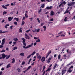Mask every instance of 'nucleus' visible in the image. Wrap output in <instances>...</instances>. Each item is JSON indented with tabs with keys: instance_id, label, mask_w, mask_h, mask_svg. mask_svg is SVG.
Returning <instances> with one entry per match:
<instances>
[{
	"instance_id": "obj_1",
	"label": "nucleus",
	"mask_w": 75,
	"mask_h": 75,
	"mask_svg": "<svg viewBox=\"0 0 75 75\" xmlns=\"http://www.w3.org/2000/svg\"><path fill=\"white\" fill-rule=\"evenodd\" d=\"M22 40H23L22 42L23 43V45H24L23 46V47L25 49H27L28 48H30V47H32V46H33V43H32L30 45H28L27 47H25V46L27 45V44L25 43V39H24V38H23L22 39Z\"/></svg>"
},
{
	"instance_id": "obj_2",
	"label": "nucleus",
	"mask_w": 75,
	"mask_h": 75,
	"mask_svg": "<svg viewBox=\"0 0 75 75\" xmlns=\"http://www.w3.org/2000/svg\"><path fill=\"white\" fill-rule=\"evenodd\" d=\"M73 68H74V66H71L70 67L69 70H68V71L69 73H71V72H72V71H73Z\"/></svg>"
},
{
	"instance_id": "obj_3",
	"label": "nucleus",
	"mask_w": 75,
	"mask_h": 75,
	"mask_svg": "<svg viewBox=\"0 0 75 75\" xmlns=\"http://www.w3.org/2000/svg\"><path fill=\"white\" fill-rule=\"evenodd\" d=\"M52 8V6H50V7L49 6H47L46 7V8L45 9V10H46V9H47V10H51Z\"/></svg>"
},
{
	"instance_id": "obj_4",
	"label": "nucleus",
	"mask_w": 75,
	"mask_h": 75,
	"mask_svg": "<svg viewBox=\"0 0 75 75\" xmlns=\"http://www.w3.org/2000/svg\"><path fill=\"white\" fill-rule=\"evenodd\" d=\"M66 70H65L64 69H62V75H64V74L66 72Z\"/></svg>"
},
{
	"instance_id": "obj_5",
	"label": "nucleus",
	"mask_w": 75,
	"mask_h": 75,
	"mask_svg": "<svg viewBox=\"0 0 75 75\" xmlns=\"http://www.w3.org/2000/svg\"><path fill=\"white\" fill-rule=\"evenodd\" d=\"M66 70H65L64 69H62V75H64V74L66 72Z\"/></svg>"
},
{
	"instance_id": "obj_6",
	"label": "nucleus",
	"mask_w": 75,
	"mask_h": 75,
	"mask_svg": "<svg viewBox=\"0 0 75 75\" xmlns=\"http://www.w3.org/2000/svg\"><path fill=\"white\" fill-rule=\"evenodd\" d=\"M68 65L66 66L65 67H64L63 69L65 70L66 71L68 70Z\"/></svg>"
},
{
	"instance_id": "obj_7",
	"label": "nucleus",
	"mask_w": 75,
	"mask_h": 75,
	"mask_svg": "<svg viewBox=\"0 0 75 75\" xmlns=\"http://www.w3.org/2000/svg\"><path fill=\"white\" fill-rule=\"evenodd\" d=\"M6 41V39L5 38H4L2 40V42L1 43V45H4V44L5 42V41Z\"/></svg>"
},
{
	"instance_id": "obj_8",
	"label": "nucleus",
	"mask_w": 75,
	"mask_h": 75,
	"mask_svg": "<svg viewBox=\"0 0 75 75\" xmlns=\"http://www.w3.org/2000/svg\"><path fill=\"white\" fill-rule=\"evenodd\" d=\"M41 60L42 62H44V61H45V57H42Z\"/></svg>"
},
{
	"instance_id": "obj_9",
	"label": "nucleus",
	"mask_w": 75,
	"mask_h": 75,
	"mask_svg": "<svg viewBox=\"0 0 75 75\" xmlns=\"http://www.w3.org/2000/svg\"><path fill=\"white\" fill-rule=\"evenodd\" d=\"M7 56V55H5L4 53L2 54V57L3 59H4V58H6Z\"/></svg>"
},
{
	"instance_id": "obj_10",
	"label": "nucleus",
	"mask_w": 75,
	"mask_h": 75,
	"mask_svg": "<svg viewBox=\"0 0 75 75\" xmlns=\"http://www.w3.org/2000/svg\"><path fill=\"white\" fill-rule=\"evenodd\" d=\"M8 33V32L7 31L2 32V30H0V34H4V33Z\"/></svg>"
},
{
	"instance_id": "obj_11",
	"label": "nucleus",
	"mask_w": 75,
	"mask_h": 75,
	"mask_svg": "<svg viewBox=\"0 0 75 75\" xmlns=\"http://www.w3.org/2000/svg\"><path fill=\"white\" fill-rule=\"evenodd\" d=\"M55 14V13L53 11H52L50 12V16H54Z\"/></svg>"
},
{
	"instance_id": "obj_12",
	"label": "nucleus",
	"mask_w": 75,
	"mask_h": 75,
	"mask_svg": "<svg viewBox=\"0 0 75 75\" xmlns=\"http://www.w3.org/2000/svg\"><path fill=\"white\" fill-rule=\"evenodd\" d=\"M51 59H52V57H50L49 58L48 60L47 61V63H50V62H51L50 60H51Z\"/></svg>"
},
{
	"instance_id": "obj_13",
	"label": "nucleus",
	"mask_w": 75,
	"mask_h": 75,
	"mask_svg": "<svg viewBox=\"0 0 75 75\" xmlns=\"http://www.w3.org/2000/svg\"><path fill=\"white\" fill-rule=\"evenodd\" d=\"M13 17L11 18V17H9L8 18V21H11V20H12V19H13Z\"/></svg>"
},
{
	"instance_id": "obj_14",
	"label": "nucleus",
	"mask_w": 75,
	"mask_h": 75,
	"mask_svg": "<svg viewBox=\"0 0 75 75\" xmlns=\"http://www.w3.org/2000/svg\"><path fill=\"white\" fill-rule=\"evenodd\" d=\"M11 64H8L7 66H6V68L7 69H8L9 68H10V67H11Z\"/></svg>"
},
{
	"instance_id": "obj_15",
	"label": "nucleus",
	"mask_w": 75,
	"mask_h": 75,
	"mask_svg": "<svg viewBox=\"0 0 75 75\" xmlns=\"http://www.w3.org/2000/svg\"><path fill=\"white\" fill-rule=\"evenodd\" d=\"M37 57V58H38V59H39V60H40V59H41V58L42 57H41V56L40 55H39L38 57Z\"/></svg>"
},
{
	"instance_id": "obj_16",
	"label": "nucleus",
	"mask_w": 75,
	"mask_h": 75,
	"mask_svg": "<svg viewBox=\"0 0 75 75\" xmlns=\"http://www.w3.org/2000/svg\"><path fill=\"white\" fill-rule=\"evenodd\" d=\"M69 11V10H68V9H66L65 12L64 13V14H66V13H68Z\"/></svg>"
},
{
	"instance_id": "obj_17",
	"label": "nucleus",
	"mask_w": 75,
	"mask_h": 75,
	"mask_svg": "<svg viewBox=\"0 0 75 75\" xmlns=\"http://www.w3.org/2000/svg\"><path fill=\"white\" fill-rule=\"evenodd\" d=\"M11 60L12 61V63L13 64V63H14V62H15V59L14 58H13L11 59Z\"/></svg>"
},
{
	"instance_id": "obj_18",
	"label": "nucleus",
	"mask_w": 75,
	"mask_h": 75,
	"mask_svg": "<svg viewBox=\"0 0 75 75\" xmlns=\"http://www.w3.org/2000/svg\"><path fill=\"white\" fill-rule=\"evenodd\" d=\"M62 5H63V4H64V5H65L66 4V2L65 1H64L62 3Z\"/></svg>"
},
{
	"instance_id": "obj_19",
	"label": "nucleus",
	"mask_w": 75,
	"mask_h": 75,
	"mask_svg": "<svg viewBox=\"0 0 75 75\" xmlns=\"http://www.w3.org/2000/svg\"><path fill=\"white\" fill-rule=\"evenodd\" d=\"M57 66V64L55 63L54 66V67L53 68L54 69H55V68H56V67Z\"/></svg>"
},
{
	"instance_id": "obj_20",
	"label": "nucleus",
	"mask_w": 75,
	"mask_h": 75,
	"mask_svg": "<svg viewBox=\"0 0 75 75\" xmlns=\"http://www.w3.org/2000/svg\"><path fill=\"white\" fill-rule=\"evenodd\" d=\"M17 70L19 72H20L21 71V69H20L19 68H18Z\"/></svg>"
},
{
	"instance_id": "obj_21",
	"label": "nucleus",
	"mask_w": 75,
	"mask_h": 75,
	"mask_svg": "<svg viewBox=\"0 0 75 75\" xmlns=\"http://www.w3.org/2000/svg\"><path fill=\"white\" fill-rule=\"evenodd\" d=\"M51 52H52V51L50 50L49 52H48V53L47 54L49 55L51 53Z\"/></svg>"
},
{
	"instance_id": "obj_22",
	"label": "nucleus",
	"mask_w": 75,
	"mask_h": 75,
	"mask_svg": "<svg viewBox=\"0 0 75 75\" xmlns=\"http://www.w3.org/2000/svg\"><path fill=\"white\" fill-rule=\"evenodd\" d=\"M20 55H21V56H24V53H21L20 54Z\"/></svg>"
},
{
	"instance_id": "obj_23",
	"label": "nucleus",
	"mask_w": 75,
	"mask_h": 75,
	"mask_svg": "<svg viewBox=\"0 0 75 75\" xmlns=\"http://www.w3.org/2000/svg\"><path fill=\"white\" fill-rule=\"evenodd\" d=\"M35 53H36V52L35 51H34L33 52V53L31 54V55H34V54H35Z\"/></svg>"
},
{
	"instance_id": "obj_24",
	"label": "nucleus",
	"mask_w": 75,
	"mask_h": 75,
	"mask_svg": "<svg viewBox=\"0 0 75 75\" xmlns=\"http://www.w3.org/2000/svg\"><path fill=\"white\" fill-rule=\"evenodd\" d=\"M19 33H22V28H21L19 29Z\"/></svg>"
},
{
	"instance_id": "obj_25",
	"label": "nucleus",
	"mask_w": 75,
	"mask_h": 75,
	"mask_svg": "<svg viewBox=\"0 0 75 75\" xmlns=\"http://www.w3.org/2000/svg\"><path fill=\"white\" fill-rule=\"evenodd\" d=\"M25 38L26 39H28V40L30 39V37L29 36H25Z\"/></svg>"
},
{
	"instance_id": "obj_26",
	"label": "nucleus",
	"mask_w": 75,
	"mask_h": 75,
	"mask_svg": "<svg viewBox=\"0 0 75 75\" xmlns=\"http://www.w3.org/2000/svg\"><path fill=\"white\" fill-rule=\"evenodd\" d=\"M2 7L3 8H5V9H7V8L6 7V6H4V5H3L2 6Z\"/></svg>"
},
{
	"instance_id": "obj_27",
	"label": "nucleus",
	"mask_w": 75,
	"mask_h": 75,
	"mask_svg": "<svg viewBox=\"0 0 75 75\" xmlns=\"http://www.w3.org/2000/svg\"><path fill=\"white\" fill-rule=\"evenodd\" d=\"M69 55H71L72 54H72V53L71 52V50H70L68 52Z\"/></svg>"
},
{
	"instance_id": "obj_28",
	"label": "nucleus",
	"mask_w": 75,
	"mask_h": 75,
	"mask_svg": "<svg viewBox=\"0 0 75 75\" xmlns=\"http://www.w3.org/2000/svg\"><path fill=\"white\" fill-rule=\"evenodd\" d=\"M68 6H72V4L71 3H68L67 4Z\"/></svg>"
},
{
	"instance_id": "obj_29",
	"label": "nucleus",
	"mask_w": 75,
	"mask_h": 75,
	"mask_svg": "<svg viewBox=\"0 0 75 75\" xmlns=\"http://www.w3.org/2000/svg\"><path fill=\"white\" fill-rule=\"evenodd\" d=\"M40 39H38L36 41V42H40Z\"/></svg>"
},
{
	"instance_id": "obj_30",
	"label": "nucleus",
	"mask_w": 75,
	"mask_h": 75,
	"mask_svg": "<svg viewBox=\"0 0 75 75\" xmlns=\"http://www.w3.org/2000/svg\"><path fill=\"white\" fill-rule=\"evenodd\" d=\"M7 14V12L4 11L3 12V15L4 16V14Z\"/></svg>"
},
{
	"instance_id": "obj_31",
	"label": "nucleus",
	"mask_w": 75,
	"mask_h": 75,
	"mask_svg": "<svg viewBox=\"0 0 75 75\" xmlns=\"http://www.w3.org/2000/svg\"><path fill=\"white\" fill-rule=\"evenodd\" d=\"M58 59H60L61 58V55L59 54L58 56Z\"/></svg>"
},
{
	"instance_id": "obj_32",
	"label": "nucleus",
	"mask_w": 75,
	"mask_h": 75,
	"mask_svg": "<svg viewBox=\"0 0 75 75\" xmlns=\"http://www.w3.org/2000/svg\"><path fill=\"white\" fill-rule=\"evenodd\" d=\"M67 18H68L67 17H65V18L64 20V21H67Z\"/></svg>"
},
{
	"instance_id": "obj_33",
	"label": "nucleus",
	"mask_w": 75,
	"mask_h": 75,
	"mask_svg": "<svg viewBox=\"0 0 75 75\" xmlns=\"http://www.w3.org/2000/svg\"><path fill=\"white\" fill-rule=\"evenodd\" d=\"M18 47H13V50H17V49Z\"/></svg>"
},
{
	"instance_id": "obj_34",
	"label": "nucleus",
	"mask_w": 75,
	"mask_h": 75,
	"mask_svg": "<svg viewBox=\"0 0 75 75\" xmlns=\"http://www.w3.org/2000/svg\"><path fill=\"white\" fill-rule=\"evenodd\" d=\"M44 6H45V4H43L42 5H41V7L42 8H44Z\"/></svg>"
},
{
	"instance_id": "obj_35",
	"label": "nucleus",
	"mask_w": 75,
	"mask_h": 75,
	"mask_svg": "<svg viewBox=\"0 0 75 75\" xmlns=\"http://www.w3.org/2000/svg\"><path fill=\"white\" fill-rule=\"evenodd\" d=\"M37 20H38V23H40V19H39V18H38L37 19Z\"/></svg>"
},
{
	"instance_id": "obj_36",
	"label": "nucleus",
	"mask_w": 75,
	"mask_h": 75,
	"mask_svg": "<svg viewBox=\"0 0 75 75\" xmlns=\"http://www.w3.org/2000/svg\"><path fill=\"white\" fill-rule=\"evenodd\" d=\"M51 70V68H49L46 71V72H47V71H50Z\"/></svg>"
},
{
	"instance_id": "obj_37",
	"label": "nucleus",
	"mask_w": 75,
	"mask_h": 75,
	"mask_svg": "<svg viewBox=\"0 0 75 75\" xmlns=\"http://www.w3.org/2000/svg\"><path fill=\"white\" fill-rule=\"evenodd\" d=\"M31 66H29L28 67V68L27 69V70L28 71V69H29L30 68H31Z\"/></svg>"
},
{
	"instance_id": "obj_38",
	"label": "nucleus",
	"mask_w": 75,
	"mask_h": 75,
	"mask_svg": "<svg viewBox=\"0 0 75 75\" xmlns=\"http://www.w3.org/2000/svg\"><path fill=\"white\" fill-rule=\"evenodd\" d=\"M22 24L21 25H23L24 24H25V22H24V21H23L22 22Z\"/></svg>"
},
{
	"instance_id": "obj_39",
	"label": "nucleus",
	"mask_w": 75,
	"mask_h": 75,
	"mask_svg": "<svg viewBox=\"0 0 75 75\" xmlns=\"http://www.w3.org/2000/svg\"><path fill=\"white\" fill-rule=\"evenodd\" d=\"M43 27L44 28V31H46V26H44Z\"/></svg>"
},
{
	"instance_id": "obj_40",
	"label": "nucleus",
	"mask_w": 75,
	"mask_h": 75,
	"mask_svg": "<svg viewBox=\"0 0 75 75\" xmlns=\"http://www.w3.org/2000/svg\"><path fill=\"white\" fill-rule=\"evenodd\" d=\"M14 19V20H16V21H18V20H19L18 18H15Z\"/></svg>"
},
{
	"instance_id": "obj_41",
	"label": "nucleus",
	"mask_w": 75,
	"mask_h": 75,
	"mask_svg": "<svg viewBox=\"0 0 75 75\" xmlns=\"http://www.w3.org/2000/svg\"><path fill=\"white\" fill-rule=\"evenodd\" d=\"M10 55H8L6 57V59H8V58H10Z\"/></svg>"
},
{
	"instance_id": "obj_42",
	"label": "nucleus",
	"mask_w": 75,
	"mask_h": 75,
	"mask_svg": "<svg viewBox=\"0 0 75 75\" xmlns=\"http://www.w3.org/2000/svg\"><path fill=\"white\" fill-rule=\"evenodd\" d=\"M31 54H30V55H29L27 57V58L28 59L29 58H30V57H31Z\"/></svg>"
},
{
	"instance_id": "obj_43",
	"label": "nucleus",
	"mask_w": 75,
	"mask_h": 75,
	"mask_svg": "<svg viewBox=\"0 0 75 75\" xmlns=\"http://www.w3.org/2000/svg\"><path fill=\"white\" fill-rule=\"evenodd\" d=\"M40 54H39V53H36V56H37V57H38V56Z\"/></svg>"
},
{
	"instance_id": "obj_44",
	"label": "nucleus",
	"mask_w": 75,
	"mask_h": 75,
	"mask_svg": "<svg viewBox=\"0 0 75 75\" xmlns=\"http://www.w3.org/2000/svg\"><path fill=\"white\" fill-rule=\"evenodd\" d=\"M6 51L5 50H2L0 52H4Z\"/></svg>"
},
{
	"instance_id": "obj_45",
	"label": "nucleus",
	"mask_w": 75,
	"mask_h": 75,
	"mask_svg": "<svg viewBox=\"0 0 75 75\" xmlns=\"http://www.w3.org/2000/svg\"><path fill=\"white\" fill-rule=\"evenodd\" d=\"M31 31V30L30 29H29L26 31V33H28L29 31Z\"/></svg>"
},
{
	"instance_id": "obj_46",
	"label": "nucleus",
	"mask_w": 75,
	"mask_h": 75,
	"mask_svg": "<svg viewBox=\"0 0 75 75\" xmlns=\"http://www.w3.org/2000/svg\"><path fill=\"white\" fill-rule=\"evenodd\" d=\"M40 28L38 29L37 30V32H38H38L40 31Z\"/></svg>"
},
{
	"instance_id": "obj_47",
	"label": "nucleus",
	"mask_w": 75,
	"mask_h": 75,
	"mask_svg": "<svg viewBox=\"0 0 75 75\" xmlns=\"http://www.w3.org/2000/svg\"><path fill=\"white\" fill-rule=\"evenodd\" d=\"M72 64V62H71L69 64H67V65H68V66H69V65H71Z\"/></svg>"
},
{
	"instance_id": "obj_48",
	"label": "nucleus",
	"mask_w": 75,
	"mask_h": 75,
	"mask_svg": "<svg viewBox=\"0 0 75 75\" xmlns=\"http://www.w3.org/2000/svg\"><path fill=\"white\" fill-rule=\"evenodd\" d=\"M27 71H28V70L27 69L25 71H23V73H25V72H27Z\"/></svg>"
},
{
	"instance_id": "obj_49",
	"label": "nucleus",
	"mask_w": 75,
	"mask_h": 75,
	"mask_svg": "<svg viewBox=\"0 0 75 75\" xmlns=\"http://www.w3.org/2000/svg\"><path fill=\"white\" fill-rule=\"evenodd\" d=\"M14 40H15V41L16 42V41H18V39H17V38H16V39H14Z\"/></svg>"
},
{
	"instance_id": "obj_50",
	"label": "nucleus",
	"mask_w": 75,
	"mask_h": 75,
	"mask_svg": "<svg viewBox=\"0 0 75 75\" xmlns=\"http://www.w3.org/2000/svg\"><path fill=\"white\" fill-rule=\"evenodd\" d=\"M34 39H35V40H38V38H37L36 37H34Z\"/></svg>"
},
{
	"instance_id": "obj_51",
	"label": "nucleus",
	"mask_w": 75,
	"mask_h": 75,
	"mask_svg": "<svg viewBox=\"0 0 75 75\" xmlns=\"http://www.w3.org/2000/svg\"><path fill=\"white\" fill-rule=\"evenodd\" d=\"M25 16L26 18H27V17H28V15H27V13H25Z\"/></svg>"
},
{
	"instance_id": "obj_52",
	"label": "nucleus",
	"mask_w": 75,
	"mask_h": 75,
	"mask_svg": "<svg viewBox=\"0 0 75 75\" xmlns=\"http://www.w3.org/2000/svg\"><path fill=\"white\" fill-rule=\"evenodd\" d=\"M41 9H40L39 10H38V13H41Z\"/></svg>"
},
{
	"instance_id": "obj_53",
	"label": "nucleus",
	"mask_w": 75,
	"mask_h": 75,
	"mask_svg": "<svg viewBox=\"0 0 75 75\" xmlns=\"http://www.w3.org/2000/svg\"><path fill=\"white\" fill-rule=\"evenodd\" d=\"M14 23L15 25H17V22H14Z\"/></svg>"
},
{
	"instance_id": "obj_54",
	"label": "nucleus",
	"mask_w": 75,
	"mask_h": 75,
	"mask_svg": "<svg viewBox=\"0 0 75 75\" xmlns=\"http://www.w3.org/2000/svg\"><path fill=\"white\" fill-rule=\"evenodd\" d=\"M61 6H62V3L60 4V5L59 6V7H61Z\"/></svg>"
},
{
	"instance_id": "obj_55",
	"label": "nucleus",
	"mask_w": 75,
	"mask_h": 75,
	"mask_svg": "<svg viewBox=\"0 0 75 75\" xmlns=\"http://www.w3.org/2000/svg\"><path fill=\"white\" fill-rule=\"evenodd\" d=\"M16 42H14L13 43V44H14V45H16Z\"/></svg>"
},
{
	"instance_id": "obj_56",
	"label": "nucleus",
	"mask_w": 75,
	"mask_h": 75,
	"mask_svg": "<svg viewBox=\"0 0 75 75\" xmlns=\"http://www.w3.org/2000/svg\"><path fill=\"white\" fill-rule=\"evenodd\" d=\"M50 21H54V19L53 18H52L50 20Z\"/></svg>"
},
{
	"instance_id": "obj_57",
	"label": "nucleus",
	"mask_w": 75,
	"mask_h": 75,
	"mask_svg": "<svg viewBox=\"0 0 75 75\" xmlns=\"http://www.w3.org/2000/svg\"><path fill=\"white\" fill-rule=\"evenodd\" d=\"M36 45H37V43L36 42H35V43H34L33 45L34 46H35Z\"/></svg>"
},
{
	"instance_id": "obj_58",
	"label": "nucleus",
	"mask_w": 75,
	"mask_h": 75,
	"mask_svg": "<svg viewBox=\"0 0 75 75\" xmlns=\"http://www.w3.org/2000/svg\"><path fill=\"white\" fill-rule=\"evenodd\" d=\"M3 47V46L2 45H0V48H1Z\"/></svg>"
},
{
	"instance_id": "obj_59",
	"label": "nucleus",
	"mask_w": 75,
	"mask_h": 75,
	"mask_svg": "<svg viewBox=\"0 0 75 75\" xmlns=\"http://www.w3.org/2000/svg\"><path fill=\"white\" fill-rule=\"evenodd\" d=\"M25 64V62L24 61L22 63V65H24Z\"/></svg>"
},
{
	"instance_id": "obj_60",
	"label": "nucleus",
	"mask_w": 75,
	"mask_h": 75,
	"mask_svg": "<svg viewBox=\"0 0 75 75\" xmlns=\"http://www.w3.org/2000/svg\"><path fill=\"white\" fill-rule=\"evenodd\" d=\"M45 71H44L42 75H44V74H45Z\"/></svg>"
},
{
	"instance_id": "obj_61",
	"label": "nucleus",
	"mask_w": 75,
	"mask_h": 75,
	"mask_svg": "<svg viewBox=\"0 0 75 75\" xmlns=\"http://www.w3.org/2000/svg\"><path fill=\"white\" fill-rule=\"evenodd\" d=\"M74 19L75 20V16H74L73 18H72V20H74Z\"/></svg>"
},
{
	"instance_id": "obj_62",
	"label": "nucleus",
	"mask_w": 75,
	"mask_h": 75,
	"mask_svg": "<svg viewBox=\"0 0 75 75\" xmlns=\"http://www.w3.org/2000/svg\"><path fill=\"white\" fill-rule=\"evenodd\" d=\"M1 71H4V68L3 67H2L1 69Z\"/></svg>"
},
{
	"instance_id": "obj_63",
	"label": "nucleus",
	"mask_w": 75,
	"mask_h": 75,
	"mask_svg": "<svg viewBox=\"0 0 75 75\" xmlns=\"http://www.w3.org/2000/svg\"><path fill=\"white\" fill-rule=\"evenodd\" d=\"M57 54H54V58H55L56 57H57Z\"/></svg>"
},
{
	"instance_id": "obj_64",
	"label": "nucleus",
	"mask_w": 75,
	"mask_h": 75,
	"mask_svg": "<svg viewBox=\"0 0 75 75\" xmlns=\"http://www.w3.org/2000/svg\"><path fill=\"white\" fill-rule=\"evenodd\" d=\"M12 42H13L11 41V42H9V44H11L12 43Z\"/></svg>"
}]
</instances>
